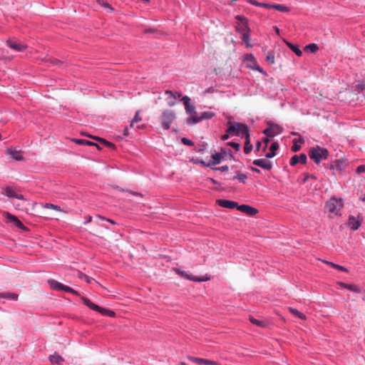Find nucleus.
I'll use <instances>...</instances> for the list:
<instances>
[{"instance_id":"nucleus-1","label":"nucleus","mask_w":365,"mask_h":365,"mask_svg":"<svg viewBox=\"0 0 365 365\" xmlns=\"http://www.w3.org/2000/svg\"><path fill=\"white\" fill-rule=\"evenodd\" d=\"M227 125L226 132L232 135H236L242 138H246L247 135H250V128L245 123L228 121Z\"/></svg>"},{"instance_id":"nucleus-2","label":"nucleus","mask_w":365,"mask_h":365,"mask_svg":"<svg viewBox=\"0 0 365 365\" xmlns=\"http://www.w3.org/2000/svg\"><path fill=\"white\" fill-rule=\"evenodd\" d=\"M309 156L315 162V163L319 164L321 160H325L328 158L329 151L327 148L317 145L315 147L310 148Z\"/></svg>"},{"instance_id":"nucleus-3","label":"nucleus","mask_w":365,"mask_h":365,"mask_svg":"<svg viewBox=\"0 0 365 365\" xmlns=\"http://www.w3.org/2000/svg\"><path fill=\"white\" fill-rule=\"evenodd\" d=\"M344 207V200L342 198H337L336 197H331L325 204V208L330 213H334L336 215L340 214L341 210Z\"/></svg>"},{"instance_id":"nucleus-4","label":"nucleus","mask_w":365,"mask_h":365,"mask_svg":"<svg viewBox=\"0 0 365 365\" xmlns=\"http://www.w3.org/2000/svg\"><path fill=\"white\" fill-rule=\"evenodd\" d=\"M215 115V113L211 111H205L201 113L200 115H195V116L188 117L186 122L188 125H194L201 122L203 120L211 119Z\"/></svg>"},{"instance_id":"nucleus-5","label":"nucleus","mask_w":365,"mask_h":365,"mask_svg":"<svg viewBox=\"0 0 365 365\" xmlns=\"http://www.w3.org/2000/svg\"><path fill=\"white\" fill-rule=\"evenodd\" d=\"M283 128L278 124L269 123L268 127L263 131V133L268 138H274V136L282 133Z\"/></svg>"},{"instance_id":"nucleus-6","label":"nucleus","mask_w":365,"mask_h":365,"mask_svg":"<svg viewBox=\"0 0 365 365\" xmlns=\"http://www.w3.org/2000/svg\"><path fill=\"white\" fill-rule=\"evenodd\" d=\"M236 19L239 21L238 25L235 27V30L237 33L242 34L250 31V29L248 26V21L245 16L238 15L236 16Z\"/></svg>"},{"instance_id":"nucleus-7","label":"nucleus","mask_w":365,"mask_h":365,"mask_svg":"<svg viewBox=\"0 0 365 365\" xmlns=\"http://www.w3.org/2000/svg\"><path fill=\"white\" fill-rule=\"evenodd\" d=\"M164 94L165 101L170 107L173 106L176 103V100L182 96V93L180 91L173 92L169 90L165 91Z\"/></svg>"},{"instance_id":"nucleus-8","label":"nucleus","mask_w":365,"mask_h":365,"mask_svg":"<svg viewBox=\"0 0 365 365\" xmlns=\"http://www.w3.org/2000/svg\"><path fill=\"white\" fill-rule=\"evenodd\" d=\"M180 101L183 103L185 112L187 115H190V117L197 115V112L195 111V105L191 104V99L189 96H182V98L180 99Z\"/></svg>"},{"instance_id":"nucleus-9","label":"nucleus","mask_w":365,"mask_h":365,"mask_svg":"<svg viewBox=\"0 0 365 365\" xmlns=\"http://www.w3.org/2000/svg\"><path fill=\"white\" fill-rule=\"evenodd\" d=\"M175 120V114L170 110L164 111L162 115L163 127L168 130L170 128L172 123Z\"/></svg>"},{"instance_id":"nucleus-10","label":"nucleus","mask_w":365,"mask_h":365,"mask_svg":"<svg viewBox=\"0 0 365 365\" xmlns=\"http://www.w3.org/2000/svg\"><path fill=\"white\" fill-rule=\"evenodd\" d=\"M174 270L176 272V274H178L179 276H180L181 277H183L186 279H188L190 281L200 282H206L210 279V278L207 277H194L191 274H187L186 272L180 269L179 268H175Z\"/></svg>"},{"instance_id":"nucleus-11","label":"nucleus","mask_w":365,"mask_h":365,"mask_svg":"<svg viewBox=\"0 0 365 365\" xmlns=\"http://www.w3.org/2000/svg\"><path fill=\"white\" fill-rule=\"evenodd\" d=\"M6 44L11 49L15 50L16 51L21 52L24 51L27 48V45L22 43L19 40L16 38H9L6 41Z\"/></svg>"},{"instance_id":"nucleus-12","label":"nucleus","mask_w":365,"mask_h":365,"mask_svg":"<svg viewBox=\"0 0 365 365\" xmlns=\"http://www.w3.org/2000/svg\"><path fill=\"white\" fill-rule=\"evenodd\" d=\"M81 299L82 302H83V304L85 305H86L87 307H88L90 309H91L94 311L98 312L102 315H107V313H108L107 312L108 311V309L101 307H99L98 305L93 303L90 299H88L86 297H81Z\"/></svg>"},{"instance_id":"nucleus-13","label":"nucleus","mask_w":365,"mask_h":365,"mask_svg":"<svg viewBox=\"0 0 365 365\" xmlns=\"http://www.w3.org/2000/svg\"><path fill=\"white\" fill-rule=\"evenodd\" d=\"M362 222V218L360 217V216H358L357 217L354 216H349L348 220V224L350 227V229L351 230H356L359 228Z\"/></svg>"},{"instance_id":"nucleus-14","label":"nucleus","mask_w":365,"mask_h":365,"mask_svg":"<svg viewBox=\"0 0 365 365\" xmlns=\"http://www.w3.org/2000/svg\"><path fill=\"white\" fill-rule=\"evenodd\" d=\"M253 164L267 170H270L272 168V162L264 158L254 160Z\"/></svg>"},{"instance_id":"nucleus-15","label":"nucleus","mask_w":365,"mask_h":365,"mask_svg":"<svg viewBox=\"0 0 365 365\" xmlns=\"http://www.w3.org/2000/svg\"><path fill=\"white\" fill-rule=\"evenodd\" d=\"M217 203L219 206L228 209L236 208L237 210V207H239L237 202L229 200L220 199L217 200Z\"/></svg>"},{"instance_id":"nucleus-16","label":"nucleus","mask_w":365,"mask_h":365,"mask_svg":"<svg viewBox=\"0 0 365 365\" xmlns=\"http://www.w3.org/2000/svg\"><path fill=\"white\" fill-rule=\"evenodd\" d=\"M237 210H239L243 213H245L246 215H247L249 216H254L257 213H258V210L256 208H255L252 206H250L248 205H239V207H237Z\"/></svg>"},{"instance_id":"nucleus-17","label":"nucleus","mask_w":365,"mask_h":365,"mask_svg":"<svg viewBox=\"0 0 365 365\" xmlns=\"http://www.w3.org/2000/svg\"><path fill=\"white\" fill-rule=\"evenodd\" d=\"M307 157L304 153H301L300 155H294L292 157L290 160V165L294 166L297 163L305 164L307 163Z\"/></svg>"},{"instance_id":"nucleus-18","label":"nucleus","mask_w":365,"mask_h":365,"mask_svg":"<svg viewBox=\"0 0 365 365\" xmlns=\"http://www.w3.org/2000/svg\"><path fill=\"white\" fill-rule=\"evenodd\" d=\"M212 160L207 163V168H211L212 165H216L220 163L224 158L222 153L215 152L211 155Z\"/></svg>"},{"instance_id":"nucleus-19","label":"nucleus","mask_w":365,"mask_h":365,"mask_svg":"<svg viewBox=\"0 0 365 365\" xmlns=\"http://www.w3.org/2000/svg\"><path fill=\"white\" fill-rule=\"evenodd\" d=\"M6 217L10 222H13L17 227H19L23 230H26V227L23 225V223L16 216L12 215L9 213H7Z\"/></svg>"},{"instance_id":"nucleus-20","label":"nucleus","mask_w":365,"mask_h":365,"mask_svg":"<svg viewBox=\"0 0 365 365\" xmlns=\"http://www.w3.org/2000/svg\"><path fill=\"white\" fill-rule=\"evenodd\" d=\"M189 359L193 362L197 363L200 365H215L216 362L205 359L197 358V357H189Z\"/></svg>"},{"instance_id":"nucleus-21","label":"nucleus","mask_w":365,"mask_h":365,"mask_svg":"<svg viewBox=\"0 0 365 365\" xmlns=\"http://www.w3.org/2000/svg\"><path fill=\"white\" fill-rule=\"evenodd\" d=\"M247 61H250L252 62L253 65L249 66L252 69L258 71L260 73H264V71L262 68H260V66H258L255 57L252 54L247 55L245 58Z\"/></svg>"},{"instance_id":"nucleus-22","label":"nucleus","mask_w":365,"mask_h":365,"mask_svg":"<svg viewBox=\"0 0 365 365\" xmlns=\"http://www.w3.org/2000/svg\"><path fill=\"white\" fill-rule=\"evenodd\" d=\"M7 153L11 156V158L16 160H23L24 158L22 155V153L21 150H11L8 149Z\"/></svg>"},{"instance_id":"nucleus-23","label":"nucleus","mask_w":365,"mask_h":365,"mask_svg":"<svg viewBox=\"0 0 365 365\" xmlns=\"http://www.w3.org/2000/svg\"><path fill=\"white\" fill-rule=\"evenodd\" d=\"M279 145L277 142H274L271 144L269 152L265 155L267 158H272L276 155V150H278Z\"/></svg>"},{"instance_id":"nucleus-24","label":"nucleus","mask_w":365,"mask_h":365,"mask_svg":"<svg viewBox=\"0 0 365 365\" xmlns=\"http://www.w3.org/2000/svg\"><path fill=\"white\" fill-rule=\"evenodd\" d=\"M270 9H274L279 11L287 13L290 11V9L284 4H270Z\"/></svg>"},{"instance_id":"nucleus-25","label":"nucleus","mask_w":365,"mask_h":365,"mask_svg":"<svg viewBox=\"0 0 365 365\" xmlns=\"http://www.w3.org/2000/svg\"><path fill=\"white\" fill-rule=\"evenodd\" d=\"M245 138V145H244V152L246 154L250 153L252 149L253 146L250 143V135H247Z\"/></svg>"},{"instance_id":"nucleus-26","label":"nucleus","mask_w":365,"mask_h":365,"mask_svg":"<svg viewBox=\"0 0 365 365\" xmlns=\"http://www.w3.org/2000/svg\"><path fill=\"white\" fill-rule=\"evenodd\" d=\"M49 360L53 364H61L64 360L59 354L54 353L49 356Z\"/></svg>"},{"instance_id":"nucleus-27","label":"nucleus","mask_w":365,"mask_h":365,"mask_svg":"<svg viewBox=\"0 0 365 365\" xmlns=\"http://www.w3.org/2000/svg\"><path fill=\"white\" fill-rule=\"evenodd\" d=\"M287 45L297 56H301L302 55V51L299 49L297 45L293 44L290 42H287Z\"/></svg>"},{"instance_id":"nucleus-28","label":"nucleus","mask_w":365,"mask_h":365,"mask_svg":"<svg viewBox=\"0 0 365 365\" xmlns=\"http://www.w3.org/2000/svg\"><path fill=\"white\" fill-rule=\"evenodd\" d=\"M48 284H50L51 287L53 289L55 290H61L63 287V284L54 280V279H49L48 281Z\"/></svg>"},{"instance_id":"nucleus-29","label":"nucleus","mask_w":365,"mask_h":365,"mask_svg":"<svg viewBox=\"0 0 365 365\" xmlns=\"http://www.w3.org/2000/svg\"><path fill=\"white\" fill-rule=\"evenodd\" d=\"M247 1L249 4L256 6L270 9V4H268V3H261V2H258L256 0H247Z\"/></svg>"},{"instance_id":"nucleus-30","label":"nucleus","mask_w":365,"mask_h":365,"mask_svg":"<svg viewBox=\"0 0 365 365\" xmlns=\"http://www.w3.org/2000/svg\"><path fill=\"white\" fill-rule=\"evenodd\" d=\"M237 179L242 183H246V180L247 179V175L245 173H240V171L237 172V175H235L232 180Z\"/></svg>"},{"instance_id":"nucleus-31","label":"nucleus","mask_w":365,"mask_h":365,"mask_svg":"<svg viewBox=\"0 0 365 365\" xmlns=\"http://www.w3.org/2000/svg\"><path fill=\"white\" fill-rule=\"evenodd\" d=\"M356 91H357L358 93H362V94L364 96H365V79L359 82L356 85V88H355Z\"/></svg>"},{"instance_id":"nucleus-32","label":"nucleus","mask_w":365,"mask_h":365,"mask_svg":"<svg viewBox=\"0 0 365 365\" xmlns=\"http://www.w3.org/2000/svg\"><path fill=\"white\" fill-rule=\"evenodd\" d=\"M341 286L343 287H344L345 289H346L348 290H350V291H351L353 292H356V293L360 292L359 288L357 286H356V285L350 284L341 283Z\"/></svg>"},{"instance_id":"nucleus-33","label":"nucleus","mask_w":365,"mask_h":365,"mask_svg":"<svg viewBox=\"0 0 365 365\" xmlns=\"http://www.w3.org/2000/svg\"><path fill=\"white\" fill-rule=\"evenodd\" d=\"M242 40L246 44L247 48L252 47V45L250 43V31L246 32L242 34Z\"/></svg>"},{"instance_id":"nucleus-34","label":"nucleus","mask_w":365,"mask_h":365,"mask_svg":"<svg viewBox=\"0 0 365 365\" xmlns=\"http://www.w3.org/2000/svg\"><path fill=\"white\" fill-rule=\"evenodd\" d=\"M297 142L304 143V140L301 137L298 140L297 139H294L293 140L294 144L292 146V151L297 152V151H299L301 149V145H298Z\"/></svg>"},{"instance_id":"nucleus-35","label":"nucleus","mask_w":365,"mask_h":365,"mask_svg":"<svg viewBox=\"0 0 365 365\" xmlns=\"http://www.w3.org/2000/svg\"><path fill=\"white\" fill-rule=\"evenodd\" d=\"M0 297L11 299L13 300H17L18 294L9 292L0 293Z\"/></svg>"},{"instance_id":"nucleus-36","label":"nucleus","mask_w":365,"mask_h":365,"mask_svg":"<svg viewBox=\"0 0 365 365\" xmlns=\"http://www.w3.org/2000/svg\"><path fill=\"white\" fill-rule=\"evenodd\" d=\"M289 312L292 314H293L294 315H295L298 318H299L301 319H306V316L303 313H302L299 311H298L297 309H294V308H292V307H289Z\"/></svg>"},{"instance_id":"nucleus-37","label":"nucleus","mask_w":365,"mask_h":365,"mask_svg":"<svg viewBox=\"0 0 365 365\" xmlns=\"http://www.w3.org/2000/svg\"><path fill=\"white\" fill-rule=\"evenodd\" d=\"M95 1L97 5H99L101 6H103V7L107 9L109 11H113V7L107 2L104 1L103 0H95Z\"/></svg>"},{"instance_id":"nucleus-38","label":"nucleus","mask_w":365,"mask_h":365,"mask_svg":"<svg viewBox=\"0 0 365 365\" xmlns=\"http://www.w3.org/2000/svg\"><path fill=\"white\" fill-rule=\"evenodd\" d=\"M73 141L78 145H86L91 146H93L94 145L93 142L85 139H73Z\"/></svg>"},{"instance_id":"nucleus-39","label":"nucleus","mask_w":365,"mask_h":365,"mask_svg":"<svg viewBox=\"0 0 365 365\" xmlns=\"http://www.w3.org/2000/svg\"><path fill=\"white\" fill-rule=\"evenodd\" d=\"M305 51H309L312 53L316 52L319 49V46L317 44L313 43L307 45L304 48Z\"/></svg>"},{"instance_id":"nucleus-40","label":"nucleus","mask_w":365,"mask_h":365,"mask_svg":"<svg viewBox=\"0 0 365 365\" xmlns=\"http://www.w3.org/2000/svg\"><path fill=\"white\" fill-rule=\"evenodd\" d=\"M266 61L269 64H274V51H269L266 56Z\"/></svg>"},{"instance_id":"nucleus-41","label":"nucleus","mask_w":365,"mask_h":365,"mask_svg":"<svg viewBox=\"0 0 365 365\" xmlns=\"http://www.w3.org/2000/svg\"><path fill=\"white\" fill-rule=\"evenodd\" d=\"M250 320L255 325H257V326L260 327H265V322H262V321L258 320L257 319H255L252 317H250Z\"/></svg>"},{"instance_id":"nucleus-42","label":"nucleus","mask_w":365,"mask_h":365,"mask_svg":"<svg viewBox=\"0 0 365 365\" xmlns=\"http://www.w3.org/2000/svg\"><path fill=\"white\" fill-rule=\"evenodd\" d=\"M141 120H142V118L139 116V111H137L134 118L131 121L130 127L132 128H135V123L141 121Z\"/></svg>"},{"instance_id":"nucleus-43","label":"nucleus","mask_w":365,"mask_h":365,"mask_svg":"<svg viewBox=\"0 0 365 365\" xmlns=\"http://www.w3.org/2000/svg\"><path fill=\"white\" fill-rule=\"evenodd\" d=\"M61 290L65 291L66 292H70V293H71L73 294H75L76 296H79L80 295L79 293L77 291H76L75 289H72L71 287H70L68 286H66L64 284H63V287H62Z\"/></svg>"},{"instance_id":"nucleus-44","label":"nucleus","mask_w":365,"mask_h":365,"mask_svg":"<svg viewBox=\"0 0 365 365\" xmlns=\"http://www.w3.org/2000/svg\"><path fill=\"white\" fill-rule=\"evenodd\" d=\"M94 139L98 140L101 144H103L110 148H114V147H115L114 144L106 140L105 139H102V138H100L98 137L94 138Z\"/></svg>"},{"instance_id":"nucleus-45","label":"nucleus","mask_w":365,"mask_h":365,"mask_svg":"<svg viewBox=\"0 0 365 365\" xmlns=\"http://www.w3.org/2000/svg\"><path fill=\"white\" fill-rule=\"evenodd\" d=\"M5 195L9 197H14L16 192L11 187H7L5 188Z\"/></svg>"},{"instance_id":"nucleus-46","label":"nucleus","mask_w":365,"mask_h":365,"mask_svg":"<svg viewBox=\"0 0 365 365\" xmlns=\"http://www.w3.org/2000/svg\"><path fill=\"white\" fill-rule=\"evenodd\" d=\"M327 263L329 264H330L332 267L335 268L336 269H338V270L342 271V272H347L346 268H345L344 267H343L341 265L334 264L333 262H327Z\"/></svg>"},{"instance_id":"nucleus-47","label":"nucleus","mask_w":365,"mask_h":365,"mask_svg":"<svg viewBox=\"0 0 365 365\" xmlns=\"http://www.w3.org/2000/svg\"><path fill=\"white\" fill-rule=\"evenodd\" d=\"M180 141L183 145H188V146L194 145V143L191 140H190L187 138H182L180 139Z\"/></svg>"},{"instance_id":"nucleus-48","label":"nucleus","mask_w":365,"mask_h":365,"mask_svg":"<svg viewBox=\"0 0 365 365\" xmlns=\"http://www.w3.org/2000/svg\"><path fill=\"white\" fill-rule=\"evenodd\" d=\"M78 277L80 278H83L85 279V280L86 281L87 283L90 284L93 280V279H92L91 277L87 276L86 274L82 273V272H79L78 273Z\"/></svg>"},{"instance_id":"nucleus-49","label":"nucleus","mask_w":365,"mask_h":365,"mask_svg":"<svg viewBox=\"0 0 365 365\" xmlns=\"http://www.w3.org/2000/svg\"><path fill=\"white\" fill-rule=\"evenodd\" d=\"M43 207L48 209H53L57 211H61L60 207L55 205L53 204L46 203Z\"/></svg>"},{"instance_id":"nucleus-50","label":"nucleus","mask_w":365,"mask_h":365,"mask_svg":"<svg viewBox=\"0 0 365 365\" xmlns=\"http://www.w3.org/2000/svg\"><path fill=\"white\" fill-rule=\"evenodd\" d=\"M227 145L235 148L236 150H240L241 148V144L235 142H229Z\"/></svg>"},{"instance_id":"nucleus-51","label":"nucleus","mask_w":365,"mask_h":365,"mask_svg":"<svg viewBox=\"0 0 365 365\" xmlns=\"http://www.w3.org/2000/svg\"><path fill=\"white\" fill-rule=\"evenodd\" d=\"M191 161H192L193 163H195V164L200 163V164H201V165H202V166H204V167H207V165H207V163L205 162L203 160H199L198 158H197V159H194V158H192V159L191 160Z\"/></svg>"},{"instance_id":"nucleus-52","label":"nucleus","mask_w":365,"mask_h":365,"mask_svg":"<svg viewBox=\"0 0 365 365\" xmlns=\"http://www.w3.org/2000/svg\"><path fill=\"white\" fill-rule=\"evenodd\" d=\"M46 61L53 65L60 66L62 64V63L60 61L55 58H49Z\"/></svg>"},{"instance_id":"nucleus-53","label":"nucleus","mask_w":365,"mask_h":365,"mask_svg":"<svg viewBox=\"0 0 365 365\" xmlns=\"http://www.w3.org/2000/svg\"><path fill=\"white\" fill-rule=\"evenodd\" d=\"M212 169L215 170H220L222 172H227L229 170V167L227 165H222L217 168H212Z\"/></svg>"},{"instance_id":"nucleus-54","label":"nucleus","mask_w":365,"mask_h":365,"mask_svg":"<svg viewBox=\"0 0 365 365\" xmlns=\"http://www.w3.org/2000/svg\"><path fill=\"white\" fill-rule=\"evenodd\" d=\"M206 149V144H202L201 145H199L197 148H195V152L197 153H202Z\"/></svg>"},{"instance_id":"nucleus-55","label":"nucleus","mask_w":365,"mask_h":365,"mask_svg":"<svg viewBox=\"0 0 365 365\" xmlns=\"http://www.w3.org/2000/svg\"><path fill=\"white\" fill-rule=\"evenodd\" d=\"M356 172L358 174L365 173V165H361L358 166V167L356 168Z\"/></svg>"},{"instance_id":"nucleus-56","label":"nucleus","mask_w":365,"mask_h":365,"mask_svg":"<svg viewBox=\"0 0 365 365\" xmlns=\"http://www.w3.org/2000/svg\"><path fill=\"white\" fill-rule=\"evenodd\" d=\"M311 178L314 179V180L317 179V178L313 175L305 174L304 178L303 179V182H306L308 180V179H311Z\"/></svg>"},{"instance_id":"nucleus-57","label":"nucleus","mask_w":365,"mask_h":365,"mask_svg":"<svg viewBox=\"0 0 365 365\" xmlns=\"http://www.w3.org/2000/svg\"><path fill=\"white\" fill-rule=\"evenodd\" d=\"M0 59L2 60H8V61H11V58H9L8 56H6L4 53V51H2L1 53H0Z\"/></svg>"},{"instance_id":"nucleus-58","label":"nucleus","mask_w":365,"mask_h":365,"mask_svg":"<svg viewBox=\"0 0 365 365\" xmlns=\"http://www.w3.org/2000/svg\"><path fill=\"white\" fill-rule=\"evenodd\" d=\"M98 218L100 219L101 220L103 221V220H106L108 222H109L110 223L113 224V225H115V222L113 221V220H110V219H106L104 217H102L101 215H98Z\"/></svg>"},{"instance_id":"nucleus-59","label":"nucleus","mask_w":365,"mask_h":365,"mask_svg":"<svg viewBox=\"0 0 365 365\" xmlns=\"http://www.w3.org/2000/svg\"><path fill=\"white\" fill-rule=\"evenodd\" d=\"M341 165H342V163L340 160H336L335 167L336 168L337 170H342Z\"/></svg>"},{"instance_id":"nucleus-60","label":"nucleus","mask_w":365,"mask_h":365,"mask_svg":"<svg viewBox=\"0 0 365 365\" xmlns=\"http://www.w3.org/2000/svg\"><path fill=\"white\" fill-rule=\"evenodd\" d=\"M207 180L210 181L212 183H213L214 185H220V183L216 180H215L214 178H207Z\"/></svg>"},{"instance_id":"nucleus-61","label":"nucleus","mask_w":365,"mask_h":365,"mask_svg":"<svg viewBox=\"0 0 365 365\" xmlns=\"http://www.w3.org/2000/svg\"><path fill=\"white\" fill-rule=\"evenodd\" d=\"M107 312H108L107 313V316H109V317H113L115 316V313L113 311H112V310L108 309V311Z\"/></svg>"},{"instance_id":"nucleus-62","label":"nucleus","mask_w":365,"mask_h":365,"mask_svg":"<svg viewBox=\"0 0 365 365\" xmlns=\"http://www.w3.org/2000/svg\"><path fill=\"white\" fill-rule=\"evenodd\" d=\"M230 134L227 133L226 134H224V135H222L221 139L222 140H227L230 138Z\"/></svg>"},{"instance_id":"nucleus-63","label":"nucleus","mask_w":365,"mask_h":365,"mask_svg":"<svg viewBox=\"0 0 365 365\" xmlns=\"http://www.w3.org/2000/svg\"><path fill=\"white\" fill-rule=\"evenodd\" d=\"M269 138H268V137L267 136V138H264V139L263 140V141L266 143V145H265V146H264V150H266V148H267V143H268V142L269 141Z\"/></svg>"},{"instance_id":"nucleus-64","label":"nucleus","mask_w":365,"mask_h":365,"mask_svg":"<svg viewBox=\"0 0 365 365\" xmlns=\"http://www.w3.org/2000/svg\"><path fill=\"white\" fill-rule=\"evenodd\" d=\"M15 198H17L19 200H24V197L22 195H19V194H16V196H14Z\"/></svg>"}]
</instances>
